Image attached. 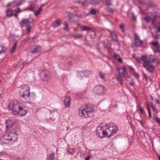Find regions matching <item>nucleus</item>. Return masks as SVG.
Returning <instances> with one entry per match:
<instances>
[{
	"label": "nucleus",
	"instance_id": "nucleus-40",
	"mask_svg": "<svg viewBox=\"0 0 160 160\" xmlns=\"http://www.w3.org/2000/svg\"><path fill=\"white\" fill-rule=\"evenodd\" d=\"M34 6L33 5H31L29 7H28L26 9L32 11L34 9Z\"/></svg>",
	"mask_w": 160,
	"mask_h": 160
},
{
	"label": "nucleus",
	"instance_id": "nucleus-20",
	"mask_svg": "<svg viewBox=\"0 0 160 160\" xmlns=\"http://www.w3.org/2000/svg\"><path fill=\"white\" fill-rule=\"evenodd\" d=\"M144 4L146 5L148 7H153L156 6L155 4L153 2L150 1H148L145 2Z\"/></svg>",
	"mask_w": 160,
	"mask_h": 160
},
{
	"label": "nucleus",
	"instance_id": "nucleus-62",
	"mask_svg": "<svg viewBox=\"0 0 160 160\" xmlns=\"http://www.w3.org/2000/svg\"><path fill=\"white\" fill-rule=\"evenodd\" d=\"M76 36L78 38H80L82 37V35L80 34H78L76 35Z\"/></svg>",
	"mask_w": 160,
	"mask_h": 160
},
{
	"label": "nucleus",
	"instance_id": "nucleus-38",
	"mask_svg": "<svg viewBox=\"0 0 160 160\" xmlns=\"http://www.w3.org/2000/svg\"><path fill=\"white\" fill-rule=\"evenodd\" d=\"M99 76L102 79H105V74L102 72H100L99 73Z\"/></svg>",
	"mask_w": 160,
	"mask_h": 160
},
{
	"label": "nucleus",
	"instance_id": "nucleus-2",
	"mask_svg": "<svg viewBox=\"0 0 160 160\" xmlns=\"http://www.w3.org/2000/svg\"><path fill=\"white\" fill-rule=\"evenodd\" d=\"M105 130L106 137L110 138L116 134L118 131L117 126L113 123H110L104 125Z\"/></svg>",
	"mask_w": 160,
	"mask_h": 160
},
{
	"label": "nucleus",
	"instance_id": "nucleus-6",
	"mask_svg": "<svg viewBox=\"0 0 160 160\" xmlns=\"http://www.w3.org/2000/svg\"><path fill=\"white\" fill-rule=\"evenodd\" d=\"M96 133L98 137L101 138H103L104 137H106L105 130L104 129V125H100L97 127Z\"/></svg>",
	"mask_w": 160,
	"mask_h": 160
},
{
	"label": "nucleus",
	"instance_id": "nucleus-35",
	"mask_svg": "<svg viewBox=\"0 0 160 160\" xmlns=\"http://www.w3.org/2000/svg\"><path fill=\"white\" fill-rule=\"evenodd\" d=\"M150 44L155 47L159 45V43L158 41L156 42H152L150 43Z\"/></svg>",
	"mask_w": 160,
	"mask_h": 160
},
{
	"label": "nucleus",
	"instance_id": "nucleus-16",
	"mask_svg": "<svg viewBox=\"0 0 160 160\" xmlns=\"http://www.w3.org/2000/svg\"><path fill=\"white\" fill-rule=\"evenodd\" d=\"M147 66L146 68H145L150 73H153L154 71V69L155 68V67L152 65H150L148 67Z\"/></svg>",
	"mask_w": 160,
	"mask_h": 160
},
{
	"label": "nucleus",
	"instance_id": "nucleus-39",
	"mask_svg": "<svg viewBox=\"0 0 160 160\" xmlns=\"http://www.w3.org/2000/svg\"><path fill=\"white\" fill-rule=\"evenodd\" d=\"M64 25L65 26V27L63 28V29L65 30H66V31L68 30L69 29V28L68 26V25L67 23V22L65 23Z\"/></svg>",
	"mask_w": 160,
	"mask_h": 160
},
{
	"label": "nucleus",
	"instance_id": "nucleus-23",
	"mask_svg": "<svg viewBox=\"0 0 160 160\" xmlns=\"http://www.w3.org/2000/svg\"><path fill=\"white\" fill-rule=\"evenodd\" d=\"M113 57L114 59L118 60L119 62L121 63L122 62V59L121 57H120L119 55H117L116 54H114L113 55Z\"/></svg>",
	"mask_w": 160,
	"mask_h": 160
},
{
	"label": "nucleus",
	"instance_id": "nucleus-63",
	"mask_svg": "<svg viewBox=\"0 0 160 160\" xmlns=\"http://www.w3.org/2000/svg\"><path fill=\"white\" fill-rule=\"evenodd\" d=\"M129 84L131 85H133V82L132 81H131L129 82Z\"/></svg>",
	"mask_w": 160,
	"mask_h": 160
},
{
	"label": "nucleus",
	"instance_id": "nucleus-21",
	"mask_svg": "<svg viewBox=\"0 0 160 160\" xmlns=\"http://www.w3.org/2000/svg\"><path fill=\"white\" fill-rule=\"evenodd\" d=\"M122 70H123L122 72H119L118 74L124 77L127 74L125 66H124L122 67Z\"/></svg>",
	"mask_w": 160,
	"mask_h": 160
},
{
	"label": "nucleus",
	"instance_id": "nucleus-1",
	"mask_svg": "<svg viewBox=\"0 0 160 160\" xmlns=\"http://www.w3.org/2000/svg\"><path fill=\"white\" fill-rule=\"evenodd\" d=\"M94 109L92 107L84 105L79 108L78 112L80 116L85 118L90 117Z\"/></svg>",
	"mask_w": 160,
	"mask_h": 160
},
{
	"label": "nucleus",
	"instance_id": "nucleus-3",
	"mask_svg": "<svg viewBox=\"0 0 160 160\" xmlns=\"http://www.w3.org/2000/svg\"><path fill=\"white\" fill-rule=\"evenodd\" d=\"M30 87L26 84L21 86L19 89V92L21 96L24 98H29L30 92Z\"/></svg>",
	"mask_w": 160,
	"mask_h": 160
},
{
	"label": "nucleus",
	"instance_id": "nucleus-55",
	"mask_svg": "<svg viewBox=\"0 0 160 160\" xmlns=\"http://www.w3.org/2000/svg\"><path fill=\"white\" fill-rule=\"evenodd\" d=\"M132 17L133 18V19H135L136 18V16L134 15V13H132Z\"/></svg>",
	"mask_w": 160,
	"mask_h": 160
},
{
	"label": "nucleus",
	"instance_id": "nucleus-58",
	"mask_svg": "<svg viewBox=\"0 0 160 160\" xmlns=\"http://www.w3.org/2000/svg\"><path fill=\"white\" fill-rule=\"evenodd\" d=\"M157 32H160V25L158 26L157 28Z\"/></svg>",
	"mask_w": 160,
	"mask_h": 160
},
{
	"label": "nucleus",
	"instance_id": "nucleus-57",
	"mask_svg": "<svg viewBox=\"0 0 160 160\" xmlns=\"http://www.w3.org/2000/svg\"><path fill=\"white\" fill-rule=\"evenodd\" d=\"M129 68H130V70H132L133 72H134L135 70H134V68H133V67H129Z\"/></svg>",
	"mask_w": 160,
	"mask_h": 160
},
{
	"label": "nucleus",
	"instance_id": "nucleus-11",
	"mask_svg": "<svg viewBox=\"0 0 160 160\" xmlns=\"http://www.w3.org/2000/svg\"><path fill=\"white\" fill-rule=\"evenodd\" d=\"M134 41L133 43V46L135 47H138L141 46L143 43V41L140 40L137 33L134 36Z\"/></svg>",
	"mask_w": 160,
	"mask_h": 160
},
{
	"label": "nucleus",
	"instance_id": "nucleus-9",
	"mask_svg": "<svg viewBox=\"0 0 160 160\" xmlns=\"http://www.w3.org/2000/svg\"><path fill=\"white\" fill-rule=\"evenodd\" d=\"M25 2L24 0H14L11 2L7 3V6L12 8L18 7Z\"/></svg>",
	"mask_w": 160,
	"mask_h": 160
},
{
	"label": "nucleus",
	"instance_id": "nucleus-41",
	"mask_svg": "<svg viewBox=\"0 0 160 160\" xmlns=\"http://www.w3.org/2000/svg\"><path fill=\"white\" fill-rule=\"evenodd\" d=\"M27 28V31L28 33H29L31 32V27L29 26L26 27Z\"/></svg>",
	"mask_w": 160,
	"mask_h": 160
},
{
	"label": "nucleus",
	"instance_id": "nucleus-30",
	"mask_svg": "<svg viewBox=\"0 0 160 160\" xmlns=\"http://www.w3.org/2000/svg\"><path fill=\"white\" fill-rule=\"evenodd\" d=\"M100 0H90V3L93 5L98 4Z\"/></svg>",
	"mask_w": 160,
	"mask_h": 160
},
{
	"label": "nucleus",
	"instance_id": "nucleus-25",
	"mask_svg": "<svg viewBox=\"0 0 160 160\" xmlns=\"http://www.w3.org/2000/svg\"><path fill=\"white\" fill-rule=\"evenodd\" d=\"M61 24V22L60 20H57L53 23V26L55 27H57L60 26Z\"/></svg>",
	"mask_w": 160,
	"mask_h": 160
},
{
	"label": "nucleus",
	"instance_id": "nucleus-61",
	"mask_svg": "<svg viewBox=\"0 0 160 160\" xmlns=\"http://www.w3.org/2000/svg\"><path fill=\"white\" fill-rule=\"evenodd\" d=\"M138 1L139 3L140 4H143V2L142 0H138Z\"/></svg>",
	"mask_w": 160,
	"mask_h": 160
},
{
	"label": "nucleus",
	"instance_id": "nucleus-22",
	"mask_svg": "<svg viewBox=\"0 0 160 160\" xmlns=\"http://www.w3.org/2000/svg\"><path fill=\"white\" fill-rule=\"evenodd\" d=\"M41 50V48L40 47L38 46H36L34 50L31 51V53L33 54H35L39 52H40Z\"/></svg>",
	"mask_w": 160,
	"mask_h": 160
},
{
	"label": "nucleus",
	"instance_id": "nucleus-56",
	"mask_svg": "<svg viewBox=\"0 0 160 160\" xmlns=\"http://www.w3.org/2000/svg\"><path fill=\"white\" fill-rule=\"evenodd\" d=\"M156 103L158 104H160V101L159 99H155Z\"/></svg>",
	"mask_w": 160,
	"mask_h": 160
},
{
	"label": "nucleus",
	"instance_id": "nucleus-50",
	"mask_svg": "<svg viewBox=\"0 0 160 160\" xmlns=\"http://www.w3.org/2000/svg\"><path fill=\"white\" fill-rule=\"evenodd\" d=\"M152 109L153 111L156 112V113H158V110L155 107H153Z\"/></svg>",
	"mask_w": 160,
	"mask_h": 160
},
{
	"label": "nucleus",
	"instance_id": "nucleus-49",
	"mask_svg": "<svg viewBox=\"0 0 160 160\" xmlns=\"http://www.w3.org/2000/svg\"><path fill=\"white\" fill-rule=\"evenodd\" d=\"M14 11H15L16 13H19L21 11L19 8H18L17 9L14 10Z\"/></svg>",
	"mask_w": 160,
	"mask_h": 160
},
{
	"label": "nucleus",
	"instance_id": "nucleus-28",
	"mask_svg": "<svg viewBox=\"0 0 160 160\" xmlns=\"http://www.w3.org/2000/svg\"><path fill=\"white\" fill-rule=\"evenodd\" d=\"M121 76L120 75L118 74V75H117L116 76V79H117L119 82H120V83L121 85L123 84V81L122 80L121 77Z\"/></svg>",
	"mask_w": 160,
	"mask_h": 160
},
{
	"label": "nucleus",
	"instance_id": "nucleus-53",
	"mask_svg": "<svg viewBox=\"0 0 160 160\" xmlns=\"http://www.w3.org/2000/svg\"><path fill=\"white\" fill-rule=\"evenodd\" d=\"M143 77L145 78V79H147L148 78H149V77H148L147 76V75L145 74L144 73H143Z\"/></svg>",
	"mask_w": 160,
	"mask_h": 160
},
{
	"label": "nucleus",
	"instance_id": "nucleus-36",
	"mask_svg": "<svg viewBox=\"0 0 160 160\" xmlns=\"http://www.w3.org/2000/svg\"><path fill=\"white\" fill-rule=\"evenodd\" d=\"M78 2L80 3L81 6H86L88 5L87 2H81L79 1H78Z\"/></svg>",
	"mask_w": 160,
	"mask_h": 160
},
{
	"label": "nucleus",
	"instance_id": "nucleus-47",
	"mask_svg": "<svg viewBox=\"0 0 160 160\" xmlns=\"http://www.w3.org/2000/svg\"><path fill=\"white\" fill-rule=\"evenodd\" d=\"M142 59L141 58L137 57L136 58V60L139 63H141L142 61Z\"/></svg>",
	"mask_w": 160,
	"mask_h": 160
},
{
	"label": "nucleus",
	"instance_id": "nucleus-59",
	"mask_svg": "<svg viewBox=\"0 0 160 160\" xmlns=\"http://www.w3.org/2000/svg\"><path fill=\"white\" fill-rule=\"evenodd\" d=\"M139 109L140 110V111L141 114H142L143 113V109L141 108H139Z\"/></svg>",
	"mask_w": 160,
	"mask_h": 160
},
{
	"label": "nucleus",
	"instance_id": "nucleus-24",
	"mask_svg": "<svg viewBox=\"0 0 160 160\" xmlns=\"http://www.w3.org/2000/svg\"><path fill=\"white\" fill-rule=\"evenodd\" d=\"M6 50V47L3 45H0V54L5 53Z\"/></svg>",
	"mask_w": 160,
	"mask_h": 160
},
{
	"label": "nucleus",
	"instance_id": "nucleus-34",
	"mask_svg": "<svg viewBox=\"0 0 160 160\" xmlns=\"http://www.w3.org/2000/svg\"><path fill=\"white\" fill-rule=\"evenodd\" d=\"M146 106H147V110H148V112L149 117L150 118L151 117V112L150 108L149 107V105H148V104L147 103L146 104Z\"/></svg>",
	"mask_w": 160,
	"mask_h": 160
},
{
	"label": "nucleus",
	"instance_id": "nucleus-18",
	"mask_svg": "<svg viewBox=\"0 0 160 160\" xmlns=\"http://www.w3.org/2000/svg\"><path fill=\"white\" fill-rule=\"evenodd\" d=\"M14 10L11 8L7 9L6 11V16L8 17H11L13 16V12Z\"/></svg>",
	"mask_w": 160,
	"mask_h": 160
},
{
	"label": "nucleus",
	"instance_id": "nucleus-31",
	"mask_svg": "<svg viewBox=\"0 0 160 160\" xmlns=\"http://www.w3.org/2000/svg\"><path fill=\"white\" fill-rule=\"evenodd\" d=\"M42 9L41 7L40 8L36 11L35 12V15L36 16H38L39 15L42 11Z\"/></svg>",
	"mask_w": 160,
	"mask_h": 160
},
{
	"label": "nucleus",
	"instance_id": "nucleus-64",
	"mask_svg": "<svg viewBox=\"0 0 160 160\" xmlns=\"http://www.w3.org/2000/svg\"><path fill=\"white\" fill-rule=\"evenodd\" d=\"M106 4H107L108 5H111V3L110 2H108L106 3Z\"/></svg>",
	"mask_w": 160,
	"mask_h": 160
},
{
	"label": "nucleus",
	"instance_id": "nucleus-37",
	"mask_svg": "<svg viewBox=\"0 0 160 160\" xmlns=\"http://www.w3.org/2000/svg\"><path fill=\"white\" fill-rule=\"evenodd\" d=\"M111 35L112 38L113 39V40L114 41H117V37L115 34L114 33H113L111 34Z\"/></svg>",
	"mask_w": 160,
	"mask_h": 160
},
{
	"label": "nucleus",
	"instance_id": "nucleus-4",
	"mask_svg": "<svg viewBox=\"0 0 160 160\" xmlns=\"http://www.w3.org/2000/svg\"><path fill=\"white\" fill-rule=\"evenodd\" d=\"M21 105L18 101H14L9 104L8 107L9 110L12 112V114L16 115Z\"/></svg>",
	"mask_w": 160,
	"mask_h": 160
},
{
	"label": "nucleus",
	"instance_id": "nucleus-44",
	"mask_svg": "<svg viewBox=\"0 0 160 160\" xmlns=\"http://www.w3.org/2000/svg\"><path fill=\"white\" fill-rule=\"evenodd\" d=\"M96 12V9H93V8L91 9L90 11V13H91L92 14H95Z\"/></svg>",
	"mask_w": 160,
	"mask_h": 160
},
{
	"label": "nucleus",
	"instance_id": "nucleus-32",
	"mask_svg": "<svg viewBox=\"0 0 160 160\" xmlns=\"http://www.w3.org/2000/svg\"><path fill=\"white\" fill-rule=\"evenodd\" d=\"M81 75H84L85 77H88L90 74V72L88 71H84L81 73Z\"/></svg>",
	"mask_w": 160,
	"mask_h": 160
},
{
	"label": "nucleus",
	"instance_id": "nucleus-19",
	"mask_svg": "<svg viewBox=\"0 0 160 160\" xmlns=\"http://www.w3.org/2000/svg\"><path fill=\"white\" fill-rule=\"evenodd\" d=\"M78 26L80 28L82 31L89 30L91 29V28L88 26H82L81 24H78Z\"/></svg>",
	"mask_w": 160,
	"mask_h": 160
},
{
	"label": "nucleus",
	"instance_id": "nucleus-60",
	"mask_svg": "<svg viewBox=\"0 0 160 160\" xmlns=\"http://www.w3.org/2000/svg\"><path fill=\"white\" fill-rule=\"evenodd\" d=\"M90 158V156H88L85 158V160H89Z\"/></svg>",
	"mask_w": 160,
	"mask_h": 160
},
{
	"label": "nucleus",
	"instance_id": "nucleus-29",
	"mask_svg": "<svg viewBox=\"0 0 160 160\" xmlns=\"http://www.w3.org/2000/svg\"><path fill=\"white\" fill-rule=\"evenodd\" d=\"M148 60H149L150 63L153 62L155 60V58L152 55H150V57Z\"/></svg>",
	"mask_w": 160,
	"mask_h": 160
},
{
	"label": "nucleus",
	"instance_id": "nucleus-51",
	"mask_svg": "<svg viewBox=\"0 0 160 160\" xmlns=\"http://www.w3.org/2000/svg\"><path fill=\"white\" fill-rule=\"evenodd\" d=\"M138 121L141 123V124L142 125H143L144 124V122L142 120H138Z\"/></svg>",
	"mask_w": 160,
	"mask_h": 160
},
{
	"label": "nucleus",
	"instance_id": "nucleus-45",
	"mask_svg": "<svg viewBox=\"0 0 160 160\" xmlns=\"http://www.w3.org/2000/svg\"><path fill=\"white\" fill-rule=\"evenodd\" d=\"M124 26L122 24H121L120 25V28L122 31V32H125V30L124 29Z\"/></svg>",
	"mask_w": 160,
	"mask_h": 160
},
{
	"label": "nucleus",
	"instance_id": "nucleus-46",
	"mask_svg": "<svg viewBox=\"0 0 160 160\" xmlns=\"http://www.w3.org/2000/svg\"><path fill=\"white\" fill-rule=\"evenodd\" d=\"M156 52L160 53V46L158 45L156 47Z\"/></svg>",
	"mask_w": 160,
	"mask_h": 160
},
{
	"label": "nucleus",
	"instance_id": "nucleus-7",
	"mask_svg": "<svg viewBox=\"0 0 160 160\" xmlns=\"http://www.w3.org/2000/svg\"><path fill=\"white\" fill-rule=\"evenodd\" d=\"M11 135L12 134L10 135L8 134L3 135V138L4 141L3 142L2 144L9 147L10 145L12 143V141H13Z\"/></svg>",
	"mask_w": 160,
	"mask_h": 160
},
{
	"label": "nucleus",
	"instance_id": "nucleus-33",
	"mask_svg": "<svg viewBox=\"0 0 160 160\" xmlns=\"http://www.w3.org/2000/svg\"><path fill=\"white\" fill-rule=\"evenodd\" d=\"M67 151L69 153L72 154L73 153V149L72 148H70L69 146H68V147L67 148Z\"/></svg>",
	"mask_w": 160,
	"mask_h": 160
},
{
	"label": "nucleus",
	"instance_id": "nucleus-5",
	"mask_svg": "<svg viewBox=\"0 0 160 160\" xmlns=\"http://www.w3.org/2000/svg\"><path fill=\"white\" fill-rule=\"evenodd\" d=\"M158 16L157 15H152L151 16H148L146 14L144 18L145 20L147 22H150L151 25L150 28L151 29L152 28H156V22Z\"/></svg>",
	"mask_w": 160,
	"mask_h": 160
},
{
	"label": "nucleus",
	"instance_id": "nucleus-43",
	"mask_svg": "<svg viewBox=\"0 0 160 160\" xmlns=\"http://www.w3.org/2000/svg\"><path fill=\"white\" fill-rule=\"evenodd\" d=\"M154 120L156 122H158L159 124H160V118H158L155 117L154 118Z\"/></svg>",
	"mask_w": 160,
	"mask_h": 160
},
{
	"label": "nucleus",
	"instance_id": "nucleus-13",
	"mask_svg": "<svg viewBox=\"0 0 160 160\" xmlns=\"http://www.w3.org/2000/svg\"><path fill=\"white\" fill-rule=\"evenodd\" d=\"M147 57L146 55H144L141 56L142 60L144 61L143 63V66L144 68H146L150 63L149 60L148 59L147 60Z\"/></svg>",
	"mask_w": 160,
	"mask_h": 160
},
{
	"label": "nucleus",
	"instance_id": "nucleus-10",
	"mask_svg": "<svg viewBox=\"0 0 160 160\" xmlns=\"http://www.w3.org/2000/svg\"><path fill=\"white\" fill-rule=\"evenodd\" d=\"M94 91L97 94H103L107 91L104 87L102 85H99L96 86L94 89Z\"/></svg>",
	"mask_w": 160,
	"mask_h": 160
},
{
	"label": "nucleus",
	"instance_id": "nucleus-12",
	"mask_svg": "<svg viewBox=\"0 0 160 160\" xmlns=\"http://www.w3.org/2000/svg\"><path fill=\"white\" fill-rule=\"evenodd\" d=\"M41 78L42 81L46 82L50 79L49 74L47 72H42L41 73Z\"/></svg>",
	"mask_w": 160,
	"mask_h": 160
},
{
	"label": "nucleus",
	"instance_id": "nucleus-42",
	"mask_svg": "<svg viewBox=\"0 0 160 160\" xmlns=\"http://www.w3.org/2000/svg\"><path fill=\"white\" fill-rule=\"evenodd\" d=\"M133 138L132 137H131L129 138V142L130 145H131L132 143H133Z\"/></svg>",
	"mask_w": 160,
	"mask_h": 160
},
{
	"label": "nucleus",
	"instance_id": "nucleus-8",
	"mask_svg": "<svg viewBox=\"0 0 160 160\" xmlns=\"http://www.w3.org/2000/svg\"><path fill=\"white\" fill-rule=\"evenodd\" d=\"M33 20L31 17H29L27 19H23L20 23V26L22 27H27L30 25V23L33 22Z\"/></svg>",
	"mask_w": 160,
	"mask_h": 160
},
{
	"label": "nucleus",
	"instance_id": "nucleus-26",
	"mask_svg": "<svg viewBox=\"0 0 160 160\" xmlns=\"http://www.w3.org/2000/svg\"><path fill=\"white\" fill-rule=\"evenodd\" d=\"M54 153L52 152V153L48 155L47 157L48 160H54Z\"/></svg>",
	"mask_w": 160,
	"mask_h": 160
},
{
	"label": "nucleus",
	"instance_id": "nucleus-27",
	"mask_svg": "<svg viewBox=\"0 0 160 160\" xmlns=\"http://www.w3.org/2000/svg\"><path fill=\"white\" fill-rule=\"evenodd\" d=\"M17 44V41H16L14 43L13 47L11 49V52L12 53L14 52L16 50V48Z\"/></svg>",
	"mask_w": 160,
	"mask_h": 160
},
{
	"label": "nucleus",
	"instance_id": "nucleus-14",
	"mask_svg": "<svg viewBox=\"0 0 160 160\" xmlns=\"http://www.w3.org/2000/svg\"><path fill=\"white\" fill-rule=\"evenodd\" d=\"M27 113V112L26 110L24 109L21 105L17 113V114H16V115L20 116H23L25 115Z\"/></svg>",
	"mask_w": 160,
	"mask_h": 160
},
{
	"label": "nucleus",
	"instance_id": "nucleus-54",
	"mask_svg": "<svg viewBox=\"0 0 160 160\" xmlns=\"http://www.w3.org/2000/svg\"><path fill=\"white\" fill-rule=\"evenodd\" d=\"M156 61L158 64H160V59L158 58L156 60Z\"/></svg>",
	"mask_w": 160,
	"mask_h": 160
},
{
	"label": "nucleus",
	"instance_id": "nucleus-52",
	"mask_svg": "<svg viewBox=\"0 0 160 160\" xmlns=\"http://www.w3.org/2000/svg\"><path fill=\"white\" fill-rule=\"evenodd\" d=\"M134 76L135 78H138L139 77V75L137 73H135L134 74Z\"/></svg>",
	"mask_w": 160,
	"mask_h": 160
},
{
	"label": "nucleus",
	"instance_id": "nucleus-48",
	"mask_svg": "<svg viewBox=\"0 0 160 160\" xmlns=\"http://www.w3.org/2000/svg\"><path fill=\"white\" fill-rule=\"evenodd\" d=\"M107 11L111 12H113V10L112 8H108L107 9Z\"/></svg>",
	"mask_w": 160,
	"mask_h": 160
},
{
	"label": "nucleus",
	"instance_id": "nucleus-17",
	"mask_svg": "<svg viewBox=\"0 0 160 160\" xmlns=\"http://www.w3.org/2000/svg\"><path fill=\"white\" fill-rule=\"evenodd\" d=\"M70 97H66L64 101V104L66 107H68L70 104Z\"/></svg>",
	"mask_w": 160,
	"mask_h": 160
},
{
	"label": "nucleus",
	"instance_id": "nucleus-15",
	"mask_svg": "<svg viewBox=\"0 0 160 160\" xmlns=\"http://www.w3.org/2000/svg\"><path fill=\"white\" fill-rule=\"evenodd\" d=\"M6 128L7 129L13 125L15 123V122L12 120H8L6 121Z\"/></svg>",
	"mask_w": 160,
	"mask_h": 160
}]
</instances>
